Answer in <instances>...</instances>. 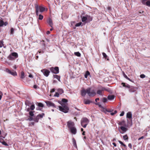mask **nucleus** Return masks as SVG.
<instances>
[{"instance_id": "obj_1", "label": "nucleus", "mask_w": 150, "mask_h": 150, "mask_svg": "<svg viewBox=\"0 0 150 150\" xmlns=\"http://www.w3.org/2000/svg\"><path fill=\"white\" fill-rule=\"evenodd\" d=\"M61 105L62 106H59V110L65 113L68 112L69 110V108L67 106L68 105H66L63 103H62Z\"/></svg>"}, {"instance_id": "obj_2", "label": "nucleus", "mask_w": 150, "mask_h": 150, "mask_svg": "<svg viewBox=\"0 0 150 150\" xmlns=\"http://www.w3.org/2000/svg\"><path fill=\"white\" fill-rule=\"evenodd\" d=\"M18 57V54L16 52H14L11 53L7 57V58L11 61H13Z\"/></svg>"}, {"instance_id": "obj_3", "label": "nucleus", "mask_w": 150, "mask_h": 150, "mask_svg": "<svg viewBox=\"0 0 150 150\" xmlns=\"http://www.w3.org/2000/svg\"><path fill=\"white\" fill-rule=\"evenodd\" d=\"M87 94L90 97H93L96 95V93L94 89L91 90V88H87Z\"/></svg>"}, {"instance_id": "obj_4", "label": "nucleus", "mask_w": 150, "mask_h": 150, "mask_svg": "<svg viewBox=\"0 0 150 150\" xmlns=\"http://www.w3.org/2000/svg\"><path fill=\"white\" fill-rule=\"evenodd\" d=\"M89 122L88 120L86 117L83 118L81 121V125L83 127L85 128Z\"/></svg>"}, {"instance_id": "obj_5", "label": "nucleus", "mask_w": 150, "mask_h": 150, "mask_svg": "<svg viewBox=\"0 0 150 150\" xmlns=\"http://www.w3.org/2000/svg\"><path fill=\"white\" fill-rule=\"evenodd\" d=\"M36 10V14L37 16L38 15L39 11L41 13H42L44 12L45 9V8L41 6H38V5L35 6V7Z\"/></svg>"}, {"instance_id": "obj_6", "label": "nucleus", "mask_w": 150, "mask_h": 150, "mask_svg": "<svg viewBox=\"0 0 150 150\" xmlns=\"http://www.w3.org/2000/svg\"><path fill=\"white\" fill-rule=\"evenodd\" d=\"M104 91H109V89H106L105 87L101 86L100 87L99 89L97 91L96 93L100 96H103Z\"/></svg>"}, {"instance_id": "obj_7", "label": "nucleus", "mask_w": 150, "mask_h": 150, "mask_svg": "<svg viewBox=\"0 0 150 150\" xmlns=\"http://www.w3.org/2000/svg\"><path fill=\"white\" fill-rule=\"evenodd\" d=\"M52 73L55 74H57L59 73V69L58 67H52L50 69Z\"/></svg>"}, {"instance_id": "obj_8", "label": "nucleus", "mask_w": 150, "mask_h": 150, "mask_svg": "<svg viewBox=\"0 0 150 150\" xmlns=\"http://www.w3.org/2000/svg\"><path fill=\"white\" fill-rule=\"evenodd\" d=\"M47 106L48 107H52L53 108H56V105L52 102L49 101H45Z\"/></svg>"}, {"instance_id": "obj_9", "label": "nucleus", "mask_w": 150, "mask_h": 150, "mask_svg": "<svg viewBox=\"0 0 150 150\" xmlns=\"http://www.w3.org/2000/svg\"><path fill=\"white\" fill-rule=\"evenodd\" d=\"M67 126L69 129H70L74 126V123L71 120H69L67 122Z\"/></svg>"}, {"instance_id": "obj_10", "label": "nucleus", "mask_w": 150, "mask_h": 150, "mask_svg": "<svg viewBox=\"0 0 150 150\" xmlns=\"http://www.w3.org/2000/svg\"><path fill=\"white\" fill-rule=\"evenodd\" d=\"M41 71L43 74L46 77H47L49 76L50 73L49 70L46 69H42Z\"/></svg>"}, {"instance_id": "obj_11", "label": "nucleus", "mask_w": 150, "mask_h": 150, "mask_svg": "<svg viewBox=\"0 0 150 150\" xmlns=\"http://www.w3.org/2000/svg\"><path fill=\"white\" fill-rule=\"evenodd\" d=\"M6 72L10 74L13 76H16L17 75V73L16 71H11L8 69H6Z\"/></svg>"}, {"instance_id": "obj_12", "label": "nucleus", "mask_w": 150, "mask_h": 150, "mask_svg": "<svg viewBox=\"0 0 150 150\" xmlns=\"http://www.w3.org/2000/svg\"><path fill=\"white\" fill-rule=\"evenodd\" d=\"M47 22L49 25L51 27H52L53 24L52 19L50 18H49L47 21Z\"/></svg>"}, {"instance_id": "obj_13", "label": "nucleus", "mask_w": 150, "mask_h": 150, "mask_svg": "<svg viewBox=\"0 0 150 150\" xmlns=\"http://www.w3.org/2000/svg\"><path fill=\"white\" fill-rule=\"evenodd\" d=\"M71 133L73 134H76L77 132L76 129L75 127L69 129Z\"/></svg>"}, {"instance_id": "obj_14", "label": "nucleus", "mask_w": 150, "mask_h": 150, "mask_svg": "<svg viewBox=\"0 0 150 150\" xmlns=\"http://www.w3.org/2000/svg\"><path fill=\"white\" fill-rule=\"evenodd\" d=\"M87 89H83L81 91V95L83 97L85 96L86 93H87Z\"/></svg>"}, {"instance_id": "obj_15", "label": "nucleus", "mask_w": 150, "mask_h": 150, "mask_svg": "<svg viewBox=\"0 0 150 150\" xmlns=\"http://www.w3.org/2000/svg\"><path fill=\"white\" fill-rule=\"evenodd\" d=\"M120 129L122 131L120 132V133L122 134H123L124 132H126L127 130V128L123 126L120 127Z\"/></svg>"}, {"instance_id": "obj_16", "label": "nucleus", "mask_w": 150, "mask_h": 150, "mask_svg": "<svg viewBox=\"0 0 150 150\" xmlns=\"http://www.w3.org/2000/svg\"><path fill=\"white\" fill-rule=\"evenodd\" d=\"M68 102V100L65 98H63L62 100V101L60 103L61 105L62 103H63L65 104L66 105H68L67 102Z\"/></svg>"}, {"instance_id": "obj_17", "label": "nucleus", "mask_w": 150, "mask_h": 150, "mask_svg": "<svg viewBox=\"0 0 150 150\" xmlns=\"http://www.w3.org/2000/svg\"><path fill=\"white\" fill-rule=\"evenodd\" d=\"M128 88H129V91L130 92H134L136 91L135 88L133 86H130V87Z\"/></svg>"}, {"instance_id": "obj_18", "label": "nucleus", "mask_w": 150, "mask_h": 150, "mask_svg": "<svg viewBox=\"0 0 150 150\" xmlns=\"http://www.w3.org/2000/svg\"><path fill=\"white\" fill-rule=\"evenodd\" d=\"M118 124L119 125H123V126H126L125 122L124 120H122V121L121 122H119L118 123Z\"/></svg>"}, {"instance_id": "obj_19", "label": "nucleus", "mask_w": 150, "mask_h": 150, "mask_svg": "<svg viewBox=\"0 0 150 150\" xmlns=\"http://www.w3.org/2000/svg\"><path fill=\"white\" fill-rule=\"evenodd\" d=\"M127 117L129 119H131L132 118V114L131 112H129L127 113Z\"/></svg>"}, {"instance_id": "obj_20", "label": "nucleus", "mask_w": 150, "mask_h": 150, "mask_svg": "<svg viewBox=\"0 0 150 150\" xmlns=\"http://www.w3.org/2000/svg\"><path fill=\"white\" fill-rule=\"evenodd\" d=\"M72 142L74 146L76 148H77L76 143V141L75 139L73 138L72 139Z\"/></svg>"}, {"instance_id": "obj_21", "label": "nucleus", "mask_w": 150, "mask_h": 150, "mask_svg": "<svg viewBox=\"0 0 150 150\" xmlns=\"http://www.w3.org/2000/svg\"><path fill=\"white\" fill-rule=\"evenodd\" d=\"M83 102L85 104H89L92 103V102L89 100L86 99H84V100Z\"/></svg>"}, {"instance_id": "obj_22", "label": "nucleus", "mask_w": 150, "mask_h": 150, "mask_svg": "<svg viewBox=\"0 0 150 150\" xmlns=\"http://www.w3.org/2000/svg\"><path fill=\"white\" fill-rule=\"evenodd\" d=\"M115 98V96L113 95H109L108 96V99L110 100H113Z\"/></svg>"}, {"instance_id": "obj_23", "label": "nucleus", "mask_w": 150, "mask_h": 150, "mask_svg": "<svg viewBox=\"0 0 150 150\" xmlns=\"http://www.w3.org/2000/svg\"><path fill=\"white\" fill-rule=\"evenodd\" d=\"M121 85H122L123 87L128 88L130 87V85L127 84H126L125 83L122 82L121 83Z\"/></svg>"}, {"instance_id": "obj_24", "label": "nucleus", "mask_w": 150, "mask_h": 150, "mask_svg": "<svg viewBox=\"0 0 150 150\" xmlns=\"http://www.w3.org/2000/svg\"><path fill=\"white\" fill-rule=\"evenodd\" d=\"M123 74L125 78L126 79H127L129 81H130L133 82V81H132V80L130 79L125 74L124 72H123Z\"/></svg>"}, {"instance_id": "obj_25", "label": "nucleus", "mask_w": 150, "mask_h": 150, "mask_svg": "<svg viewBox=\"0 0 150 150\" xmlns=\"http://www.w3.org/2000/svg\"><path fill=\"white\" fill-rule=\"evenodd\" d=\"M25 104L26 105L30 106L32 105V103L29 101L27 100L25 101Z\"/></svg>"}, {"instance_id": "obj_26", "label": "nucleus", "mask_w": 150, "mask_h": 150, "mask_svg": "<svg viewBox=\"0 0 150 150\" xmlns=\"http://www.w3.org/2000/svg\"><path fill=\"white\" fill-rule=\"evenodd\" d=\"M86 17L87 18V20L88 21H90L92 20V18L90 16L86 15Z\"/></svg>"}, {"instance_id": "obj_27", "label": "nucleus", "mask_w": 150, "mask_h": 150, "mask_svg": "<svg viewBox=\"0 0 150 150\" xmlns=\"http://www.w3.org/2000/svg\"><path fill=\"white\" fill-rule=\"evenodd\" d=\"M54 78L57 79L59 81H60V76L57 75H53Z\"/></svg>"}, {"instance_id": "obj_28", "label": "nucleus", "mask_w": 150, "mask_h": 150, "mask_svg": "<svg viewBox=\"0 0 150 150\" xmlns=\"http://www.w3.org/2000/svg\"><path fill=\"white\" fill-rule=\"evenodd\" d=\"M36 105L39 107L42 108L44 107V105L41 103H37Z\"/></svg>"}, {"instance_id": "obj_29", "label": "nucleus", "mask_w": 150, "mask_h": 150, "mask_svg": "<svg viewBox=\"0 0 150 150\" xmlns=\"http://www.w3.org/2000/svg\"><path fill=\"white\" fill-rule=\"evenodd\" d=\"M87 20V18L86 17V16H84L82 18V21L83 22H84Z\"/></svg>"}, {"instance_id": "obj_30", "label": "nucleus", "mask_w": 150, "mask_h": 150, "mask_svg": "<svg viewBox=\"0 0 150 150\" xmlns=\"http://www.w3.org/2000/svg\"><path fill=\"white\" fill-rule=\"evenodd\" d=\"M24 75V72L22 71L21 73L20 78L22 79H23L25 77Z\"/></svg>"}, {"instance_id": "obj_31", "label": "nucleus", "mask_w": 150, "mask_h": 150, "mask_svg": "<svg viewBox=\"0 0 150 150\" xmlns=\"http://www.w3.org/2000/svg\"><path fill=\"white\" fill-rule=\"evenodd\" d=\"M39 118V117L37 116L36 117L33 119V120L36 122H38Z\"/></svg>"}, {"instance_id": "obj_32", "label": "nucleus", "mask_w": 150, "mask_h": 150, "mask_svg": "<svg viewBox=\"0 0 150 150\" xmlns=\"http://www.w3.org/2000/svg\"><path fill=\"white\" fill-rule=\"evenodd\" d=\"M57 91L59 94H61L64 93V91L62 89H59Z\"/></svg>"}, {"instance_id": "obj_33", "label": "nucleus", "mask_w": 150, "mask_h": 150, "mask_svg": "<svg viewBox=\"0 0 150 150\" xmlns=\"http://www.w3.org/2000/svg\"><path fill=\"white\" fill-rule=\"evenodd\" d=\"M38 116L39 117V118H41L43 117V116H45V114L42 113V114H39L38 115Z\"/></svg>"}, {"instance_id": "obj_34", "label": "nucleus", "mask_w": 150, "mask_h": 150, "mask_svg": "<svg viewBox=\"0 0 150 150\" xmlns=\"http://www.w3.org/2000/svg\"><path fill=\"white\" fill-rule=\"evenodd\" d=\"M121 144V145L122 146L124 147H125L126 148L127 146L125 144H124L120 140L118 141Z\"/></svg>"}, {"instance_id": "obj_35", "label": "nucleus", "mask_w": 150, "mask_h": 150, "mask_svg": "<svg viewBox=\"0 0 150 150\" xmlns=\"http://www.w3.org/2000/svg\"><path fill=\"white\" fill-rule=\"evenodd\" d=\"M90 74V72L88 71H87L86 72V74H85L84 76L86 78H87L88 76Z\"/></svg>"}, {"instance_id": "obj_36", "label": "nucleus", "mask_w": 150, "mask_h": 150, "mask_svg": "<svg viewBox=\"0 0 150 150\" xmlns=\"http://www.w3.org/2000/svg\"><path fill=\"white\" fill-rule=\"evenodd\" d=\"M123 139L125 140H128V137L127 134L123 136Z\"/></svg>"}, {"instance_id": "obj_37", "label": "nucleus", "mask_w": 150, "mask_h": 150, "mask_svg": "<svg viewBox=\"0 0 150 150\" xmlns=\"http://www.w3.org/2000/svg\"><path fill=\"white\" fill-rule=\"evenodd\" d=\"M30 109L31 110H33L35 108V105L34 104H32L30 106Z\"/></svg>"}, {"instance_id": "obj_38", "label": "nucleus", "mask_w": 150, "mask_h": 150, "mask_svg": "<svg viewBox=\"0 0 150 150\" xmlns=\"http://www.w3.org/2000/svg\"><path fill=\"white\" fill-rule=\"evenodd\" d=\"M74 54L75 55L78 57H80L81 55V54L79 52H75Z\"/></svg>"}, {"instance_id": "obj_39", "label": "nucleus", "mask_w": 150, "mask_h": 150, "mask_svg": "<svg viewBox=\"0 0 150 150\" xmlns=\"http://www.w3.org/2000/svg\"><path fill=\"white\" fill-rule=\"evenodd\" d=\"M14 32V29L13 28H11L10 30V35H13Z\"/></svg>"}, {"instance_id": "obj_40", "label": "nucleus", "mask_w": 150, "mask_h": 150, "mask_svg": "<svg viewBox=\"0 0 150 150\" xmlns=\"http://www.w3.org/2000/svg\"><path fill=\"white\" fill-rule=\"evenodd\" d=\"M147 0H142L141 1V2L144 5H146V3Z\"/></svg>"}, {"instance_id": "obj_41", "label": "nucleus", "mask_w": 150, "mask_h": 150, "mask_svg": "<svg viewBox=\"0 0 150 150\" xmlns=\"http://www.w3.org/2000/svg\"><path fill=\"white\" fill-rule=\"evenodd\" d=\"M4 24V22L3 20H1L0 21V27L2 26Z\"/></svg>"}, {"instance_id": "obj_42", "label": "nucleus", "mask_w": 150, "mask_h": 150, "mask_svg": "<svg viewBox=\"0 0 150 150\" xmlns=\"http://www.w3.org/2000/svg\"><path fill=\"white\" fill-rule=\"evenodd\" d=\"M43 18V16L41 15V14H39V18L38 19L40 20H42Z\"/></svg>"}, {"instance_id": "obj_43", "label": "nucleus", "mask_w": 150, "mask_h": 150, "mask_svg": "<svg viewBox=\"0 0 150 150\" xmlns=\"http://www.w3.org/2000/svg\"><path fill=\"white\" fill-rule=\"evenodd\" d=\"M146 5L150 6V0H147L146 3Z\"/></svg>"}, {"instance_id": "obj_44", "label": "nucleus", "mask_w": 150, "mask_h": 150, "mask_svg": "<svg viewBox=\"0 0 150 150\" xmlns=\"http://www.w3.org/2000/svg\"><path fill=\"white\" fill-rule=\"evenodd\" d=\"M29 114L30 115V116L31 117H33L34 115L33 112L32 111L29 112Z\"/></svg>"}, {"instance_id": "obj_45", "label": "nucleus", "mask_w": 150, "mask_h": 150, "mask_svg": "<svg viewBox=\"0 0 150 150\" xmlns=\"http://www.w3.org/2000/svg\"><path fill=\"white\" fill-rule=\"evenodd\" d=\"M4 42L3 41L0 40V48L4 46Z\"/></svg>"}, {"instance_id": "obj_46", "label": "nucleus", "mask_w": 150, "mask_h": 150, "mask_svg": "<svg viewBox=\"0 0 150 150\" xmlns=\"http://www.w3.org/2000/svg\"><path fill=\"white\" fill-rule=\"evenodd\" d=\"M95 104L96 105H98V106L101 108H103V107L101 105H100L99 103H96Z\"/></svg>"}, {"instance_id": "obj_47", "label": "nucleus", "mask_w": 150, "mask_h": 150, "mask_svg": "<svg viewBox=\"0 0 150 150\" xmlns=\"http://www.w3.org/2000/svg\"><path fill=\"white\" fill-rule=\"evenodd\" d=\"M82 23L81 22H79V23H76V25H75V26L76 27H78V26H80L81 24Z\"/></svg>"}, {"instance_id": "obj_48", "label": "nucleus", "mask_w": 150, "mask_h": 150, "mask_svg": "<svg viewBox=\"0 0 150 150\" xmlns=\"http://www.w3.org/2000/svg\"><path fill=\"white\" fill-rule=\"evenodd\" d=\"M1 143H2V144H3V145H4L5 146H8V144H7L4 141H3L2 142H1Z\"/></svg>"}, {"instance_id": "obj_49", "label": "nucleus", "mask_w": 150, "mask_h": 150, "mask_svg": "<svg viewBox=\"0 0 150 150\" xmlns=\"http://www.w3.org/2000/svg\"><path fill=\"white\" fill-rule=\"evenodd\" d=\"M117 111L115 110L114 111V112H111L110 113V115H114L117 113Z\"/></svg>"}, {"instance_id": "obj_50", "label": "nucleus", "mask_w": 150, "mask_h": 150, "mask_svg": "<svg viewBox=\"0 0 150 150\" xmlns=\"http://www.w3.org/2000/svg\"><path fill=\"white\" fill-rule=\"evenodd\" d=\"M102 54H103V56L104 57L105 59H106V58H107V55L105 53H104V52H103L102 53Z\"/></svg>"}, {"instance_id": "obj_51", "label": "nucleus", "mask_w": 150, "mask_h": 150, "mask_svg": "<svg viewBox=\"0 0 150 150\" xmlns=\"http://www.w3.org/2000/svg\"><path fill=\"white\" fill-rule=\"evenodd\" d=\"M107 100V99L106 98H103V103H105Z\"/></svg>"}, {"instance_id": "obj_52", "label": "nucleus", "mask_w": 150, "mask_h": 150, "mask_svg": "<svg viewBox=\"0 0 150 150\" xmlns=\"http://www.w3.org/2000/svg\"><path fill=\"white\" fill-rule=\"evenodd\" d=\"M54 96L59 97V93L58 92H56L54 95Z\"/></svg>"}, {"instance_id": "obj_53", "label": "nucleus", "mask_w": 150, "mask_h": 150, "mask_svg": "<svg viewBox=\"0 0 150 150\" xmlns=\"http://www.w3.org/2000/svg\"><path fill=\"white\" fill-rule=\"evenodd\" d=\"M30 121H32V120H33V117L29 116V118L28 119Z\"/></svg>"}, {"instance_id": "obj_54", "label": "nucleus", "mask_w": 150, "mask_h": 150, "mask_svg": "<svg viewBox=\"0 0 150 150\" xmlns=\"http://www.w3.org/2000/svg\"><path fill=\"white\" fill-rule=\"evenodd\" d=\"M140 77L141 78H144L145 77V75L144 74H142L140 75Z\"/></svg>"}, {"instance_id": "obj_55", "label": "nucleus", "mask_w": 150, "mask_h": 150, "mask_svg": "<svg viewBox=\"0 0 150 150\" xmlns=\"http://www.w3.org/2000/svg\"><path fill=\"white\" fill-rule=\"evenodd\" d=\"M3 93L1 91H0V100L1 99Z\"/></svg>"}, {"instance_id": "obj_56", "label": "nucleus", "mask_w": 150, "mask_h": 150, "mask_svg": "<svg viewBox=\"0 0 150 150\" xmlns=\"http://www.w3.org/2000/svg\"><path fill=\"white\" fill-rule=\"evenodd\" d=\"M34 124H35V123L34 122H31L30 123L29 125L30 126L34 125Z\"/></svg>"}, {"instance_id": "obj_57", "label": "nucleus", "mask_w": 150, "mask_h": 150, "mask_svg": "<svg viewBox=\"0 0 150 150\" xmlns=\"http://www.w3.org/2000/svg\"><path fill=\"white\" fill-rule=\"evenodd\" d=\"M25 110L27 112H29L30 110H31V109H30V108H26Z\"/></svg>"}, {"instance_id": "obj_58", "label": "nucleus", "mask_w": 150, "mask_h": 150, "mask_svg": "<svg viewBox=\"0 0 150 150\" xmlns=\"http://www.w3.org/2000/svg\"><path fill=\"white\" fill-rule=\"evenodd\" d=\"M106 111L108 112H112V111H113V110H106Z\"/></svg>"}, {"instance_id": "obj_59", "label": "nucleus", "mask_w": 150, "mask_h": 150, "mask_svg": "<svg viewBox=\"0 0 150 150\" xmlns=\"http://www.w3.org/2000/svg\"><path fill=\"white\" fill-rule=\"evenodd\" d=\"M124 111H122L121 113L120 114V116H122L124 115Z\"/></svg>"}, {"instance_id": "obj_60", "label": "nucleus", "mask_w": 150, "mask_h": 150, "mask_svg": "<svg viewBox=\"0 0 150 150\" xmlns=\"http://www.w3.org/2000/svg\"><path fill=\"white\" fill-rule=\"evenodd\" d=\"M128 146L130 148V149H132V145L131 144L129 143L128 144Z\"/></svg>"}, {"instance_id": "obj_61", "label": "nucleus", "mask_w": 150, "mask_h": 150, "mask_svg": "<svg viewBox=\"0 0 150 150\" xmlns=\"http://www.w3.org/2000/svg\"><path fill=\"white\" fill-rule=\"evenodd\" d=\"M143 138H144V137L142 136V137H141L139 138L138 139V140H140L142 139H143Z\"/></svg>"}, {"instance_id": "obj_62", "label": "nucleus", "mask_w": 150, "mask_h": 150, "mask_svg": "<svg viewBox=\"0 0 150 150\" xmlns=\"http://www.w3.org/2000/svg\"><path fill=\"white\" fill-rule=\"evenodd\" d=\"M55 91V89L54 88L52 89V90H51L50 91V92L51 93H52L54 92Z\"/></svg>"}, {"instance_id": "obj_63", "label": "nucleus", "mask_w": 150, "mask_h": 150, "mask_svg": "<svg viewBox=\"0 0 150 150\" xmlns=\"http://www.w3.org/2000/svg\"><path fill=\"white\" fill-rule=\"evenodd\" d=\"M28 76H29V77H30V78H33V76L31 74H30Z\"/></svg>"}, {"instance_id": "obj_64", "label": "nucleus", "mask_w": 150, "mask_h": 150, "mask_svg": "<svg viewBox=\"0 0 150 150\" xmlns=\"http://www.w3.org/2000/svg\"><path fill=\"white\" fill-rule=\"evenodd\" d=\"M37 87H38V86H37V85H35L33 86V88H35V89H36V88H37Z\"/></svg>"}]
</instances>
